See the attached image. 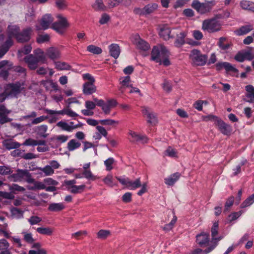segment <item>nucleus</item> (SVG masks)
I'll return each instance as SVG.
<instances>
[{"label":"nucleus","instance_id":"nucleus-21","mask_svg":"<svg viewBox=\"0 0 254 254\" xmlns=\"http://www.w3.org/2000/svg\"><path fill=\"white\" fill-rule=\"evenodd\" d=\"M117 105V102L116 100L111 99L108 100L103 107L102 110L105 115H109L112 109Z\"/></svg>","mask_w":254,"mask_h":254},{"label":"nucleus","instance_id":"nucleus-48","mask_svg":"<svg viewBox=\"0 0 254 254\" xmlns=\"http://www.w3.org/2000/svg\"><path fill=\"white\" fill-rule=\"evenodd\" d=\"M11 45L10 40L7 41L3 46L2 49H0V58H2L8 51L9 47Z\"/></svg>","mask_w":254,"mask_h":254},{"label":"nucleus","instance_id":"nucleus-5","mask_svg":"<svg viewBox=\"0 0 254 254\" xmlns=\"http://www.w3.org/2000/svg\"><path fill=\"white\" fill-rule=\"evenodd\" d=\"M218 226L219 224L218 222H215L213 223V226L211 228L212 240L210 241L211 246L205 250V252L206 253L211 252L217 245L218 242L223 238L222 236L216 237L218 234Z\"/></svg>","mask_w":254,"mask_h":254},{"label":"nucleus","instance_id":"nucleus-20","mask_svg":"<svg viewBox=\"0 0 254 254\" xmlns=\"http://www.w3.org/2000/svg\"><path fill=\"white\" fill-rule=\"evenodd\" d=\"M96 91V87L94 82H86L83 86V92L84 94L91 95Z\"/></svg>","mask_w":254,"mask_h":254},{"label":"nucleus","instance_id":"nucleus-39","mask_svg":"<svg viewBox=\"0 0 254 254\" xmlns=\"http://www.w3.org/2000/svg\"><path fill=\"white\" fill-rule=\"evenodd\" d=\"M59 113L60 115H66L70 117H75L78 116L77 114L68 108H64L63 110H61Z\"/></svg>","mask_w":254,"mask_h":254},{"label":"nucleus","instance_id":"nucleus-58","mask_svg":"<svg viewBox=\"0 0 254 254\" xmlns=\"http://www.w3.org/2000/svg\"><path fill=\"white\" fill-rule=\"evenodd\" d=\"M50 36L48 34L39 35L37 37L36 41L38 43H43L49 41Z\"/></svg>","mask_w":254,"mask_h":254},{"label":"nucleus","instance_id":"nucleus-53","mask_svg":"<svg viewBox=\"0 0 254 254\" xmlns=\"http://www.w3.org/2000/svg\"><path fill=\"white\" fill-rule=\"evenodd\" d=\"M177 217L176 216H174L171 221L169 223L165 225L164 227L163 228V229L166 231H169L172 230L174 226V224L176 223L177 221Z\"/></svg>","mask_w":254,"mask_h":254},{"label":"nucleus","instance_id":"nucleus-8","mask_svg":"<svg viewBox=\"0 0 254 254\" xmlns=\"http://www.w3.org/2000/svg\"><path fill=\"white\" fill-rule=\"evenodd\" d=\"M190 58L192 63L198 66H202L205 64L207 57L205 55L201 54L200 52L197 50H193L191 51Z\"/></svg>","mask_w":254,"mask_h":254},{"label":"nucleus","instance_id":"nucleus-51","mask_svg":"<svg viewBox=\"0 0 254 254\" xmlns=\"http://www.w3.org/2000/svg\"><path fill=\"white\" fill-rule=\"evenodd\" d=\"M130 79L129 76H127L124 78L123 80L121 81L122 86L121 88L122 92H123L124 89L130 86Z\"/></svg>","mask_w":254,"mask_h":254},{"label":"nucleus","instance_id":"nucleus-4","mask_svg":"<svg viewBox=\"0 0 254 254\" xmlns=\"http://www.w3.org/2000/svg\"><path fill=\"white\" fill-rule=\"evenodd\" d=\"M24 88V83L20 82L8 84L4 87L8 96L11 97H16Z\"/></svg>","mask_w":254,"mask_h":254},{"label":"nucleus","instance_id":"nucleus-42","mask_svg":"<svg viewBox=\"0 0 254 254\" xmlns=\"http://www.w3.org/2000/svg\"><path fill=\"white\" fill-rule=\"evenodd\" d=\"M141 186V184L140 178H138L133 182L130 180L128 188L130 190H135L140 187Z\"/></svg>","mask_w":254,"mask_h":254},{"label":"nucleus","instance_id":"nucleus-9","mask_svg":"<svg viewBox=\"0 0 254 254\" xmlns=\"http://www.w3.org/2000/svg\"><path fill=\"white\" fill-rule=\"evenodd\" d=\"M54 21V18L50 14H46L39 21V25H36L37 30H46Z\"/></svg>","mask_w":254,"mask_h":254},{"label":"nucleus","instance_id":"nucleus-22","mask_svg":"<svg viewBox=\"0 0 254 254\" xmlns=\"http://www.w3.org/2000/svg\"><path fill=\"white\" fill-rule=\"evenodd\" d=\"M109 48L110 55L115 59H117L121 53L120 46L116 44H112Z\"/></svg>","mask_w":254,"mask_h":254},{"label":"nucleus","instance_id":"nucleus-62","mask_svg":"<svg viewBox=\"0 0 254 254\" xmlns=\"http://www.w3.org/2000/svg\"><path fill=\"white\" fill-rule=\"evenodd\" d=\"M245 60L251 61L254 59V53L251 50L242 52Z\"/></svg>","mask_w":254,"mask_h":254},{"label":"nucleus","instance_id":"nucleus-24","mask_svg":"<svg viewBox=\"0 0 254 254\" xmlns=\"http://www.w3.org/2000/svg\"><path fill=\"white\" fill-rule=\"evenodd\" d=\"M32 248L35 250L29 251L28 254H46L48 253L46 250L41 248L39 243L34 244Z\"/></svg>","mask_w":254,"mask_h":254},{"label":"nucleus","instance_id":"nucleus-10","mask_svg":"<svg viewBox=\"0 0 254 254\" xmlns=\"http://www.w3.org/2000/svg\"><path fill=\"white\" fill-rule=\"evenodd\" d=\"M25 177L26 181L30 178L31 175L26 170L18 169L16 173L9 176L8 178L13 182H20Z\"/></svg>","mask_w":254,"mask_h":254},{"label":"nucleus","instance_id":"nucleus-44","mask_svg":"<svg viewBox=\"0 0 254 254\" xmlns=\"http://www.w3.org/2000/svg\"><path fill=\"white\" fill-rule=\"evenodd\" d=\"M111 235V232L107 230H100L97 233V237L99 239H106L107 237Z\"/></svg>","mask_w":254,"mask_h":254},{"label":"nucleus","instance_id":"nucleus-13","mask_svg":"<svg viewBox=\"0 0 254 254\" xmlns=\"http://www.w3.org/2000/svg\"><path fill=\"white\" fill-rule=\"evenodd\" d=\"M215 125L218 127L221 132L224 135L230 134L232 130V127L229 125L226 124L221 119L217 120Z\"/></svg>","mask_w":254,"mask_h":254},{"label":"nucleus","instance_id":"nucleus-57","mask_svg":"<svg viewBox=\"0 0 254 254\" xmlns=\"http://www.w3.org/2000/svg\"><path fill=\"white\" fill-rule=\"evenodd\" d=\"M226 39L225 37H221L218 43V45L219 47L223 50H227L229 47L230 45L229 44H224V42H225Z\"/></svg>","mask_w":254,"mask_h":254},{"label":"nucleus","instance_id":"nucleus-28","mask_svg":"<svg viewBox=\"0 0 254 254\" xmlns=\"http://www.w3.org/2000/svg\"><path fill=\"white\" fill-rule=\"evenodd\" d=\"M64 208L65 206L63 203H52L48 206V210L53 212L61 211Z\"/></svg>","mask_w":254,"mask_h":254},{"label":"nucleus","instance_id":"nucleus-29","mask_svg":"<svg viewBox=\"0 0 254 254\" xmlns=\"http://www.w3.org/2000/svg\"><path fill=\"white\" fill-rule=\"evenodd\" d=\"M27 182L29 183H34V186L29 188L30 190H44L46 189V186L44 183L41 182H35L34 180L31 177L27 180Z\"/></svg>","mask_w":254,"mask_h":254},{"label":"nucleus","instance_id":"nucleus-33","mask_svg":"<svg viewBox=\"0 0 254 254\" xmlns=\"http://www.w3.org/2000/svg\"><path fill=\"white\" fill-rule=\"evenodd\" d=\"M240 5L244 9L254 12V2L248 0H242L240 3Z\"/></svg>","mask_w":254,"mask_h":254},{"label":"nucleus","instance_id":"nucleus-2","mask_svg":"<svg viewBox=\"0 0 254 254\" xmlns=\"http://www.w3.org/2000/svg\"><path fill=\"white\" fill-rule=\"evenodd\" d=\"M220 17V15H217L203 20L202 23V29L208 33H215L220 31L222 28V23L219 20Z\"/></svg>","mask_w":254,"mask_h":254},{"label":"nucleus","instance_id":"nucleus-43","mask_svg":"<svg viewBox=\"0 0 254 254\" xmlns=\"http://www.w3.org/2000/svg\"><path fill=\"white\" fill-rule=\"evenodd\" d=\"M254 202V193L248 197L241 205V208L251 205Z\"/></svg>","mask_w":254,"mask_h":254},{"label":"nucleus","instance_id":"nucleus-31","mask_svg":"<svg viewBox=\"0 0 254 254\" xmlns=\"http://www.w3.org/2000/svg\"><path fill=\"white\" fill-rule=\"evenodd\" d=\"M253 26L251 25H246L242 26L239 29L235 31V33L239 36L247 34L253 30Z\"/></svg>","mask_w":254,"mask_h":254},{"label":"nucleus","instance_id":"nucleus-61","mask_svg":"<svg viewBox=\"0 0 254 254\" xmlns=\"http://www.w3.org/2000/svg\"><path fill=\"white\" fill-rule=\"evenodd\" d=\"M9 189L11 191L14 192H15L16 191H24L25 190V189L23 187H21L18 185L17 184H12L9 187Z\"/></svg>","mask_w":254,"mask_h":254},{"label":"nucleus","instance_id":"nucleus-16","mask_svg":"<svg viewBox=\"0 0 254 254\" xmlns=\"http://www.w3.org/2000/svg\"><path fill=\"white\" fill-rule=\"evenodd\" d=\"M133 43L138 49L143 52L148 51L150 49L149 44L141 39L138 35L134 36Z\"/></svg>","mask_w":254,"mask_h":254},{"label":"nucleus","instance_id":"nucleus-56","mask_svg":"<svg viewBox=\"0 0 254 254\" xmlns=\"http://www.w3.org/2000/svg\"><path fill=\"white\" fill-rule=\"evenodd\" d=\"M165 155L169 156L170 157H177V152L176 150L172 148L171 147H169L165 152Z\"/></svg>","mask_w":254,"mask_h":254},{"label":"nucleus","instance_id":"nucleus-49","mask_svg":"<svg viewBox=\"0 0 254 254\" xmlns=\"http://www.w3.org/2000/svg\"><path fill=\"white\" fill-rule=\"evenodd\" d=\"M12 172L10 167L8 166H0V175H6L11 174Z\"/></svg>","mask_w":254,"mask_h":254},{"label":"nucleus","instance_id":"nucleus-35","mask_svg":"<svg viewBox=\"0 0 254 254\" xmlns=\"http://www.w3.org/2000/svg\"><path fill=\"white\" fill-rule=\"evenodd\" d=\"M57 126L60 127L62 129L68 132L71 131L72 130L76 129V127H72L68 125L66 122L64 121L59 122L57 124Z\"/></svg>","mask_w":254,"mask_h":254},{"label":"nucleus","instance_id":"nucleus-17","mask_svg":"<svg viewBox=\"0 0 254 254\" xmlns=\"http://www.w3.org/2000/svg\"><path fill=\"white\" fill-rule=\"evenodd\" d=\"M11 112L4 105L0 104V124H3L9 122L11 119L8 118L7 115Z\"/></svg>","mask_w":254,"mask_h":254},{"label":"nucleus","instance_id":"nucleus-47","mask_svg":"<svg viewBox=\"0 0 254 254\" xmlns=\"http://www.w3.org/2000/svg\"><path fill=\"white\" fill-rule=\"evenodd\" d=\"M20 146V144L18 142L15 141H7L5 143V147L9 150L17 148Z\"/></svg>","mask_w":254,"mask_h":254},{"label":"nucleus","instance_id":"nucleus-30","mask_svg":"<svg viewBox=\"0 0 254 254\" xmlns=\"http://www.w3.org/2000/svg\"><path fill=\"white\" fill-rule=\"evenodd\" d=\"M170 33L171 30L170 28L168 26H164L161 28L159 32V35L164 40H167L171 37Z\"/></svg>","mask_w":254,"mask_h":254},{"label":"nucleus","instance_id":"nucleus-46","mask_svg":"<svg viewBox=\"0 0 254 254\" xmlns=\"http://www.w3.org/2000/svg\"><path fill=\"white\" fill-rule=\"evenodd\" d=\"M82 175L86 179L91 181H95L98 178L97 176L92 174L90 169L83 171Z\"/></svg>","mask_w":254,"mask_h":254},{"label":"nucleus","instance_id":"nucleus-37","mask_svg":"<svg viewBox=\"0 0 254 254\" xmlns=\"http://www.w3.org/2000/svg\"><path fill=\"white\" fill-rule=\"evenodd\" d=\"M47 129L48 127L47 125H41L37 127L35 131L40 136L46 138L47 136V134L46 133Z\"/></svg>","mask_w":254,"mask_h":254},{"label":"nucleus","instance_id":"nucleus-1","mask_svg":"<svg viewBox=\"0 0 254 254\" xmlns=\"http://www.w3.org/2000/svg\"><path fill=\"white\" fill-rule=\"evenodd\" d=\"M19 28L16 25L9 26L8 27V32L9 36L5 38L3 34L0 35V48L2 49L3 46L5 43L10 40L11 42V45L9 48L12 45L13 42L11 40L12 37H14L17 41L20 43H23L28 41L30 39V34L31 33V29L27 28L24 29L22 32H19Z\"/></svg>","mask_w":254,"mask_h":254},{"label":"nucleus","instance_id":"nucleus-45","mask_svg":"<svg viewBox=\"0 0 254 254\" xmlns=\"http://www.w3.org/2000/svg\"><path fill=\"white\" fill-rule=\"evenodd\" d=\"M87 50L89 52L94 54H100L102 53V50L101 48L95 45H91L87 47Z\"/></svg>","mask_w":254,"mask_h":254},{"label":"nucleus","instance_id":"nucleus-36","mask_svg":"<svg viewBox=\"0 0 254 254\" xmlns=\"http://www.w3.org/2000/svg\"><path fill=\"white\" fill-rule=\"evenodd\" d=\"M54 64L55 68L59 70H69L71 68L70 65L65 62L58 61L55 62Z\"/></svg>","mask_w":254,"mask_h":254},{"label":"nucleus","instance_id":"nucleus-23","mask_svg":"<svg viewBox=\"0 0 254 254\" xmlns=\"http://www.w3.org/2000/svg\"><path fill=\"white\" fill-rule=\"evenodd\" d=\"M181 174L177 172L164 179L165 183L168 186H173L179 179Z\"/></svg>","mask_w":254,"mask_h":254},{"label":"nucleus","instance_id":"nucleus-32","mask_svg":"<svg viewBox=\"0 0 254 254\" xmlns=\"http://www.w3.org/2000/svg\"><path fill=\"white\" fill-rule=\"evenodd\" d=\"M158 8V4L155 3H149L143 8L145 15L149 14L154 12Z\"/></svg>","mask_w":254,"mask_h":254},{"label":"nucleus","instance_id":"nucleus-15","mask_svg":"<svg viewBox=\"0 0 254 254\" xmlns=\"http://www.w3.org/2000/svg\"><path fill=\"white\" fill-rule=\"evenodd\" d=\"M46 56L52 60L59 59L61 56V53L59 48L55 47H51L48 48L46 51Z\"/></svg>","mask_w":254,"mask_h":254},{"label":"nucleus","instance_id":"nucleus-64","mask_svg":"<svg viewBox=\"0 0 254 254\" xmlns=\"http://www.w3.org/2000/svg\"><path fill=\"white\" fill-rule=\"evenodd\" d=\"M55 4L56 7L60 9H64L66 6L65 0H55Z\"/></svg>","mask_w":254,"mask_h":254},{"label":"nucleus","instance_id":"nucleus-52","mask_svg":"<svg viewBox=\"0 0 254 254\" xmlns=\"http://www.w3.org/2000/svg\"><path fill=\"white\" fill-rule=\"evenodd\" d=\"M93 7L96 10H104L105 6L102 0H96L93 5Z\"/></svg>","mask_w":254,"mask_h":254},{"label":"nucleus","instance_id":"nucleus-63","mask_svg":"<svg viewBox=\"0 0 254 254\" xmlns=\"http://www.w3.org/2000/svg\"><path fill=\"white\" fill-rule=\"evenodd\" d=\"M223 64L224 65V68H225L227 72L232 71L233 72H237L238 71L237 69H236L235 67L232 66L231 64L228 62H224Z\"/></svg>","mask_w":254,"mask_h":254},{"label":"nucleus","instance_id":"nucleus-14","mask_svg":"<svg viewBox=\"0 0 254 254\" xmlns=\"http://www.w3.org/2000/svg\"><path fill=\"white\" fill-rule=\"evenodd\" d=\"M24 61L28 67L32 70L35 69L38 67V63H41V60L37 59L32 54L26 56L24 58Z\"/></svg>","mask_w":254,"mask_h":254},{"label":"nucleus","instance_id":"nucleus-59","mask_svg":"<svg viewBox=\"0 0 254 254\" xmlns=\"http://www.w3.org/2000/svg\"><path fill=\"white\" fill-rule=\"evenodd\" d=\"M41 221L42 219L37 216H32L28 219V221L31 225L37 224Z\"/></svg>","mask_w":254,"mask_h":254},{"label":"nucleus","instance_id":"nucleus-34","mask_svg":"<svg viewBox=\"0 0 254 254\" xmlns=\"http://www.w3.org/2000/svg\"><path fill=\"white\" fill-rule=\"evenodd\" d=\"M34 56L36 57L37 59L41 60V63L42 64H44L46 62V59L45 56L44 55V52L40 49H37L35 50L33 52Z\"/></svg>","mask_w":254,"mask_h":254},{"label":"nucleus","instance_id":"nucleus-11","mask_svg":"<svg viewBox=\"0 0 254 254\" xmlns=\"http://www.w3.org/2000/svg\"><path fill=\"white\" fill-rule=\"evenodd\" d=\"M0 68H6L7 69H12L13 71L23 73L25 75V68L20 66H13V64L7 60L0 61Z\"/></svg>","mask_w":254,"mask_h":254},{"label":"nucleus","instance_id":"nucleus-60","mask_svg":"<svg viewBox=\"0 0 254 254\" xmlns=\"http://www.w3.org/2000/svg\"><path fill=\"white\" fill-rule=\"evenodd\" d=\"M115 160L113 158H109L104 161V164L106 167L107 171H110L113 169L112 165L114 163Z\"/></svg>","mask_w":254,"mask_h":254},{"label":"nucleus","instance_id":"nucleus-50","mask_svg":"<svg viewBox=\"0 0 254 254\" xmlns=\"http://www.w3.org/2000/svg\"><path fill=\"white\" fill-rule=\"evenodd\" d=\"M22 234L23 236V240L27 243L32 244L34 242V240L32 237V235L30 233L23 232Z\"/></svg>","mask_w":254,"mask_h":254},{"label":"nucleus","instance_id":"nucleus-55","mask_svg":"<svg viewBox=\"0 0 254 254\" xmlns=\"http://www.w3.org/2000/svg\"><path fill=\"white\" fill-rule=\"evenodd\" d=\"M44 85L46 88H47L48 86H49L52 88L54 90L57 91L59 90L58 84L56 82H53L52 80L44 81Z\"/></svg>","mask_w":254,"mask_h":254},{"label":"nucleus","instance_id":"nucleus-25","mask_svg":"<svg viewBox=\"0 0 254 254\" xmlns=\"http://www.w3.org/2000/svg\"><path fill=\"white\" fill-rule=\"evenodd\" d=\"M81 146V143L75 139L70 140L67 144L66 148L69 151H73Z\"/></svg>","mask_w":254,"mask_h":254},{"label":"nucleus","instance_id":"nucleus-3","mask_svg":"<svg viewBox=\"0 0 254 254\" xmlns=\"http://www.w3.org/2000/svg\"><path fill=\"white\" fill-rule=\"evenodd\" d=\"M169 52L166 48L162 45H159L153 47L151 52V60L161 64L162 59H164L166 56H169Z\"/></svg>","mask_w":254,"mask_h":254},{"label":"nucleus","instance_id":"nucleus-40","mask_svg":"<svg viewBox=\"0 0 254 254\" xmlns=\"http://www.w3.org/2000/svg\"><path fill=\"white\" fill-rule=\"evenodd\" d=\"M85 188V185H82L80 186H73L71 187V189L70 190V192L72 193L76 194L81 193L83 192Z\"/></svg>","mask_w":254,"mask_h":254},{"label":"nucleus","instance_id":"nucleus-7","mask_svg":"<svg viewBox=\"0 0 254 254\" xmlns=\"http://www.w3.org/2000/svg\"><path fill=\"white\" fill-rule=\"evenodd\" d=\"M57 21L53 23L52 25V28L60 34L64 33V29L69 26V24L66 18L61 14H58L57 16Z\"/></svg>","mask_w":254,"mask_h":254},{"label":"nucleus","instance_id":"nucleus-12","mask_svg":"<svg viewBox=\"0 0 254 254\" xmlns=\"http://www.w3.org/2000/svg\"><path fill=\"white\" fill-rule=\"evenodd\" d=\"M142 113L147 118V123L152 125H155L157 123L156 115L150 108L146 107H142Z\"/></svg>","mask_w":254,"mask_h":254},{"label":"nucleus","instance_id":"nucleus-6","mask_svg":"<svg viewBox=\"0 0 254 254\" xmlns=\"http://www.w3.org/2000/svg\"><path fill=\"white\" fill-rule=\"evenodd\" d=\"M214 4V1L200 3L198 0H194L192 2L191 6L199 13L204 14L209 12Z\"/></svg>","mask_w":254,"mask_h":254},{"label":"nucleus","instance_id":"nucleus-27","mask_svg":"<svg viewBox=\"0 0 254 254\" xmlns=\"http://www.w3.org/2000/svg\"><path fill=\"white\" fill-rule=\"evenodd\" d=\"M246 90L247 91L246 97L248 98L247 101L249 103L254 102V87L252 85H248L246 86Z\"/></svg>","mask_w":254,"mask_h":254},{"label":"nucleus","instance_id":"nucleus-19","mask_svg":"<svg viewBox=\"0 0 254 254\" xmlns=\"http://www.w3.org/2000/svg\"><path fill=\"white\" fill-rule=\"evenodd\" d=\"M196 242L201 247L203 246H211L209 243V233H202L196 236Z\"/></svg>","mask_w":254,"mask_h":254},{"label":"nucleus","instance_id":"nucleus-54","mask_svg":"<svg viewBox=\"0 0 254 254\" xmlns=\"http://www.w3.org/2000/svg\"><path fill=\"white\" fill-rule=\"evenodd\" d=\"M99 123L104 126H113L119 124L118 121L112 119L101 120L99 121Z\"/></svg>","mask_w":254,"mask_h":254},{"label":"nucleus","instance_id":"nucleus-26","mask_svg":"<svg viewBox=\"0 0 254 254\" xmlns=\"http://www.w3.org/2000/svg\"><path fill=\"white\" fill-rule=\"evenodd\" d=\"M187 33L186 32H182L177 35V38L175 41L174 44L177 47H180L184 44L185 41V38L187 36Z\"/></svg>","mask_w":254,"mask_h":254},{"label":"nucleus","instance_id":"nucleus-38","mask_svg":"<svg viewBox=\"0 0 254 254\" xmlns=\"http://www.w3.org/2000/svg\"><path fill=\"white\" fill-rule=\"evenodd\" d=\"M38 169L42 171L46 176H51L54 173V169H52V167L49 165H46L43 168L40 167Z\"/></svg>","mask_w":254,"mask_h":254},{"label":"nucleus","instance_id":"nucleus-18","mask_svg":"<svg viewBox=\"0 0 254 254\" xmlns=\"http://www.w3.org/2000/svg\"><path fill=\"white\" fill-rule=\"evenodd\" d=\"M129 134L131 137L130 139V140L131 142H138L143 144L147 142L148 138L145 135L138 134L133 131H130Z\"/></svg>","mask_w":254,"mask_h":254},{"label":"nucleus","instance_id":"nucleus-41","mask_svg":"<svg viewBox=\"0 0 254 254\" xmlns=\"http://www.w3.org/2000/svg\"><path fill=\"white\" fill-rule=\"evenodd\" d=\"M36 231L39 234L47 235H51L53 233V230L49 227H39Z\"/></svg>","mask_w":254,"mask_h":254}]
</instances>
